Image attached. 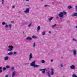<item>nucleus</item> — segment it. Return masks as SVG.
<instances>
[{"label":"nucleus","instance_id":"nucleus-6","mask_svg":"<svg viewBox=\"0 0 77 77\" xmlns=\"http://www.w3.org/2000/svg\"><path fill=\"white\" fill-rule=\"evenodd\" d=\"M24 12L25 13H28V12H29V8H27L26 10L24 11Z\"/></svg>","mask_w":77,"mask_h":77},{"label":"nucleus","instance_id":"nucleus-21","mask_svg":"<svg viewBox=\"0 0 77 77\" xmlns=\"http://www.w3.org/2000/svg\"><path fill=\"white\" fill-rule=\"evenodd\" d=\"M71 8H72V7H71V6H68V8L69 9H71Z\"/></svg>","mask_w":77,"mask_h":77},{"label":"nucleus","instance_id":"nucleus-37","mask_svg":"<svg viewBox=\"0 0 77 77\" xmlns=\"http://www.w3.org/2000/svg\"><path fill=\"white\" fill-rule=\"evenodd\" d=\"M14 54H17V52H14Z\"/></svg>","mask_w":77,"mask_h":77},{"label":"nucleus","instance_id":"nucleus-33","mask_svg":"<svg viewBox=\"0 0 77 77\" xmlns=\"http://www.w3.org/2000/svg\"><path fill=\"white\" fill-rule=\"evenodd\" d=\"M73 41H77V40L75 39H73Z\"/></svg>","mask_w":77,"mask_h":77},{"label":"nucleus","instance_id":"nucleus-44","mask_svg":"<svg viewBox=\"0 0 77 77\" xmlns=\"http://www.w3.org/2000/svg\"><path fill=\"white\" fill-rule=\"evenodd\" d=\"M0 69L1 70L2 69V67H0Z\"/></svg>","mask_w":77,"mask_h":77},{"label":"nucleus","instance_id":"nucleus-42","mask_svg":"<svg viewBox=\"0 0 77 77\" xmlns=\"http://www.w3.org/2000/svg\"><path fill=\"white\" fill-rule=\"evenodd\" d=\"M58 18V16L57 15L56 18Z\"/></svg>","mask_w":77,"mask_h":77},{"label":"nucleus","instance_id":"nucleus-23","mask_svg":"<svg viewBox=\"0 0 77 77\" xmlns=\"http://www.w3.org/2000/svg\"><path fill=\"white\" fill-rule=\"evenodd\" d=\"M42 63H45V61H44V60H42Z\"/></svg>","mask_w":77,"mask_h":77},{"label":"nucleus","instance_id":"nucleus-11","mask_svg":"<svg viewBox=\"0 0 77 77\" xmlns=\"http://www.w3.org/2000/svg\"><path fill=\"white\" fill-rule=\"evenodd\" d=\"M40 30V26H38L37 28V32H38V31H39Z\"/></svg>","mask_w":77,"mask_h":77},{"label":"nucleus","instance_id":"nucleus-24","mask_svg":"<svg viewBox=\"0 0 77 77\" xmlns=\"http://www.w3.org/2000/svg\"><path fill=\"white\" fill-rule=\"evenodd\" d=\"M64 14V15H66V13L65 12V11H63V14Z\"/></svg>","mask_w":77,"mask_h":77},{"label":"nucleus","instance_id":"nucleus-20","mask_svg":"<svg viewBox=\"0 0 77 77\" xmlns=\"http://www.w3.org/2000/svg\"><path fill=\"white\" fill-rule=\"evenodd\" d=\"M10 29H11V27H12V24H10L8 25Z\"/></svg>","mask_w":77,"mask_h":77},{"label":"nucleus","instance_id":"nucleus-38","mask_svg":"<svg viewBox=\"0 0 77 77\" xmlns=\"http://www.w3.org/2000/svg\"><path fill=\"white\" fill-rule=\"evenodd\" d=\"M48 5H44L45 7H47Z\"/></svg>","mask_w":77,"mask_h":77},{"label":"nucleus","instance_id":"nucleus-13","mask_svg":"<svg viewBox=\"0 0 77 77\" xmlns=\"http://www.w3.org/2000/svg\"><path fill=\"white\" fill-rule=\"evenodd\" d=\"M39 66H40L39 65H35V66H34L35 68H38V67H39Z\"/></svg>","mask_w":77,"mask_h":77},{"label":"nucleus","instance_id":"nucleus-7","mask_svg":"<svg viewBox=\"0 0 77 77\" xmlns=\"http://www.w3.org/2000/svg\"><path fill=\"white\" fill-rule=\"evenodd\" d=\"M70 68H71L72 69H75V66L73 65L71 66H70Z\"/></svg>","mask_w":77,"mask_h":77},{"label":"nucleus","instance_id":"nucleus-19","mask_svg":"<svg viewBox=\"0 0 77 77\" xmlns=\"http://www.w3.org/2000/svg\"><path fill=\"white\" fill-rule=\"evenodd\" d=\"M74 16L75 17H77V13H76L74 14Z\"/></svg>","mask_w":77,"mask_h":77},{"label":"nucleus","instance_id":"nucleus-2","mask_svg":"<svg viewBox=\"0 0 77 77\" xmlns=\"http://www.w3.org/2000/svg\"><path fill=\"white\" fill-rule=\"evenodd\" d=\"M59 16L60 18L62 17L63 16V13L62 12L60 13L59 14Z\"/></svg>","mask_w":77,"mask_h":77},{"label":"nucleus","instance_id":"nucleus-28","mask_svg":"<svg viewBox=\"0 0 77 77\" xmlns=\"http://www.w3.org/2000/svg\"><path fill=\"white\" fill-rule=\"evenodd\" d=\"M45 31H44L43 32H42V35H45Z\"/></svg>","mask_w":77,"mask_h":77},{"label":"nucleus","instance_id":"nucleus-39","mask_svg":"<svg viewBox=\"0 0 77 77\" xmlns=\"http://www.w3.org/2000/svg\"><path fill=\"white\" fill-rule=\"evenodd\" d=\"M2 71V69L0 70V73H1Z\"/></svg>","mask_w":77,"mask_h":77},{"label":"nucleus","instance_id":"nucleus-3","mask_svg":"<svg viewBox=\"0 0 77 77\" xmlns=\"http://www.w3.org/2000/svg\"><path fill=\"white\" fill-rule=\"evenodd\" d=\"M31 65L32 66H35V62L33 61V62L31 64Z\"/></svg>","mask_w":77,"mask_h":77},{"label":"nucleus","instance_id":"nucleus-25","mask_svg":"<svg viewBox=\"0 0 77 77\" xmlns=\"http://www.w3.org/2000/svg\"><path fill=\"white\" fill-rule=\"evenodd\" d=\"M55 26H56V24H54L53 25H52V27H54Z\"/></svg>","mask_w":77,"mask_h":77},{"label":"nucleus","instance_id":"nucleus-47","mask_svg":"<svg viewBox=\"0 0 77 77\" xmlns=\"http://www.w3.org/2000/svg\"><path fill=\"white\" fill-rule=\"evenodd\" d=\"M76 28H77V26L76 27Z\"/></svg>","mask_w":77,"mask_h":77},{"label":"nucleus","instance_id":"nucleus-32","mask_svg":"<svg viewBox=\"0 0 77 77\" xmlns=\"http://www.w3.org/2000/svg\"><path fill=\"white\" fill-rule=\"evenodd\" d=\"M11 69L12 70H14V67H12L11 68Z\"/></svg>","mask_w":77,"mask_h":77},{"label":"nucleus","instance_id":"nucleus-27","mask_svg":"<svg viewBox=\"0 0 77 77\" xmlns=\"http://www.w3.org/2000/svg\"><path fill=\"white\" fill-rule=\"evenodd\" d=\"M6 67L7 68H10V66L7 65L6 66Z\"/></svg>","mask_w":77,"mask_h":77},{"label":"nucleus","instance_id":"nucleus-46","mask_svg":"<svg viewBox=\"0 0 77 77\" xmlns=\"http://www.w3.org/2000/svg\"><path fill=\"white\" fill-rule=\"evenodd\" d=\"M26 1H29V0H26Z\"/></svg>","mask_w":77,"mask_h":77},{"label":"nucleus","instance_id":"nucleus-18","mask_svg":"<svg viewBox=\"0 0 77 77\" xmlns=\"http://www.w3.org/2000/svg\"><path fill=\"white\" fill-rule=\"evenodd\" d=\"M72 77H77V76L75 75V74H74L72 76Z\"/></svg>","mask_w":77,"mask_h":77},{"label":"nucleus","instance_id":"nucleus-10","mask_svg":"<svg viewBox=\"0 0 77 77\" xmlns=\"http://www.w3.org/2000/svg\"><path fill=\"white\" fill-rule=\"evenodd\" d=\"M15 71H14L13 72L12 74V77H14L15 75Z\"/></svg>","mask_w":77,"mask_h":77},{"label":"nucleus","instance_id":"nucleus-36","mask_svg":"<svg viewBox=\"0 0 77 77\" xmlns=\"http://www.w3.org/2000/svg\"><path fill=\"white\" fill-rule=\"evenodd\" d=\"M30 26H31V24H30L28 25V27H30Z\"/></svg>","mask_w":77,"mask_h":77},{"label":"nucleus","instance_id":"nucleus-14","mask_svg":"<svg viewBox=\"0 0 77 77\" xmlns=\"http://www.w3.org/2000/svg\"><path fill=\"white\" fill-rule=\"evenodd\" d=\"M8 59H9V57L8 56L4 58L5 60H8Z\"/></svg>","mask_w":77,"mask_h":77},{"label":"nucleus","instance_id":"nucleus-34","mask_svg":"<svg viewBox=\"0 0 77 77\" xmlns=\"http://www.w3.org/2000/svg\"><path fill=\"white\" fill-rule=\"evenodd\" d=\"M8 75H5V77H8Z\"/></svg>","mask_w":77,"mask_h":77},{"label":"nucleus","instance_id":"nucleus-5","mask_svg":"<svg viewBox=\"0 0 77 77\" xmlns=\"http://www.w3.org/2000/svg\"><path fill=\"white\" fill-rule=\"evenodd\" d=\"M33 58V56H32V53H30L29 55V60H31V59Z\"/></svg>","mask_w":77,"mask_h":77},{"label":"nucleus","instance_id":"nucleus-40","mask_svg":"<svg viewBox=\"0 0 77 77\" xmlns=\"http://www.w3.org/2000/svg\"><path fill=\"white\" fill-rule=\"evenodd\" d=\"M15 8V6H12V8Z\"/></svg>","mask_w":77,"mask_h":77},{"label":"nucleus","instance_id":"nucleus-1","mask_svg":"<svg viewBox=\"0 0 77 77\" xmlns=\"http://www.w3.org/2000/svg\"><path fill=\"white\" fill-rule=\"evenodd\" d=\"M8 47L9 48H10L9 49H8V51H11L12 50V48H14L12 46H9Z\"/></svg>","mask_w":77,"mask_h":77},{"label":"nucleus","instance_id":"nucleus-16","mask_svg":"<svg viewBox=\"0 0 77 77\" xmlns=\"http://www.w3.org/2000/svg\"><path fill=\"white\" fill-rule=\"evenodd\" d=\"M53 18V17H51V18H49V21H50L51 20H52V19Z\"/></svg>","mask_w":77,"mask_h":77},{"label":"nucleus","instance_id":"nucleus-35","mask_svg":"<svg viewBox=\"0 0 77 77\" xmlns=\"http://www.w3.org/2000/svg\"><path fill=\"white\" fill-rule=\"evenodd\" d=\"M5 27H6V28H7L8 27V25H6Z\"/></svg>","mask_w":77,"mask_h":77},{"label":"nucleus","instance_id":"nucleus-9","mask_svg":"<svg viewBox=\"0 0 77 77\" xmlns=\"http://www.w3.org/2000/svg\"><path fill=\"white\" fill-rule=\"evenodd\" d=\"M51 75H53L54 74V72H53L54 71V70L53 69H51Z\"/></svg>","mask_w":77,"mask_h":77},{"label":"nucleus","instance_id":"nucleus-15","mask_svg":"<svg viewBox=\"0 0 77 77\" xmlns=\"http://www.w3.org/2000/svg\"><path fill=\"white\" fill-rule=\"evenodd\" d=\"M47 73L48 74V76L49 77H50V71H48V72H47Z\"/></svg>","mask_w":77,"mask_h":77},{"label":"nucleus","instance_id":"nucleus-31","mask_svg":"<svg viewBox=\"0 0 77 77\" xmlns=\"http://www.w3.org/2000/svg\"><path fill=\"white\" fill-rule=\"evenodd\" d=\"M4 1V0H2V4H3V3H4V2H3Z\"/></svg>","mask_w":77,"mask_h":77},{"label":"nucleus","instance_id":"nucleus-12","mask_svg":"<svg viewBox=\"0 0 77 77\" xmlns=\"http://www.w3.org/2000/svg\"><path fill=\"white\" fill-rule=\"evenodd\" d=\"M26 39L27 40H31V39H32V38L29 37H28L26 38Z\"/></svg>","mask_w":77,"mask_h":77},{"label":"nucleus","instance_id":"nucleus-41","mask_svg":"<svg viewBox=\"0 0 77 77\" xmlns=\"http://www.w3.org/2000/svg\"><path fill=\"white\" fill-rule=\"evenodd\" d=\"M61 67H63V65H62V64H61Z\"/></svg>","mask_w":77,"mask_h":77},{"label":"nucleus","instance_id":"nucleus-29","mask_svg":"<svg viewBox=\"0 0 77 77\" xmlns=\"http://www.w3.org/2000/svg\"><path fill=\"white\" fill-rule=\"evenodd\" d=\"M2 25H4V24H6V23L5 22H3L2 23Z\"/></svg>","mask_w":77,"mask_h":77},{"label":"nucleus","instance_id":"nucleus-43","mask_svg":"<svg viewBox=\"0 0 77 77\" xmlns=\"http://www.w3.org/2000/svg\"><path fill=\"white\" fill-rule=\"evenodd\" d=\"M51 62H53V60H51Z\"/></svg>","mask_w":77,"mask_h":77},{"label":"nucleus","instance_id":"nucleus-17","mask_svg":"<svg viewBox=\"0 0 77 77\" xmlns=\"http://www.w3.org/2000/svg\"><path fill=\"white\" fill-rule=\"evenodd\" d=\"M12 54H13V53L10 52V53H8V55H12Z\"/></svg>","mask_w":77,"mask_h":77},{"label":"nucleus","instance_id":"nucleus-8","mask_svg":"<svg viewBox=\"0 0 77 77\" xmlns=\"http://www.w3.org/2000/svg\"><path fill=\"white\" fill-rule=\"evenodd\" d=\"M73 54H74V55H76V54H77V51L76 50H73Z\"/></svg>","mask_w":77,"mask_h":77},{"label":"nucleus","instance_id":"nucleus-4","mask_svg":"<svg viewBox=\"0 0 77 77\" xmlns=\"http://www.w3.org/2000/svg\"><path fill=\"white\" fill-rule=\"evenodd\" d=\"M46 70V69H40L39 70V71H43L42 72V73L43 74H45V71Z\"/></svg>","mask_w":77,"mask_h":77},{"label":"nucleus","instance_id":"nucleus-30","mask_svg":"<svg viewBox=\"0 0 77 77\" xmlns=\"http://www.w3.org/2000/svg\"><path fill=\"white\" fill-rule=\"evenodd\" d=\"M32 38H36V36H32Z\"/></svg>","mask_w":77,"mask_h":77},{"label":"nucleus","instance_id":"nucleus-45","mask_svg":"<svg viewBox=\"0 0 77 77\" xmlns=\"http://www.w3.org/2000/svg\"><path fill=\"white\" fill-rule=\"evenodd\" d=\"M49 33H51V32L49 31Z\"/></svg>","mask_w":77,"mask_h":77},{"label":"nucleus","instance_id":"nucleus-26","mask_svg":"<svg viewBox=\"0 0 77 77\" xmlns=\"http://www.w3.org/2000/svg\"><path fill=\"white\" fill-rule=\"evenodd\" d=\"M6 69V68L5 67L3 68V71H5Z\"/></svg>","mask_w":77,"mask_h":77},{"label":"nucleus","instance_id":"nucleus-22","mask_svg":"<svg viewBox=\"0 0 77 77\" xmlns=\"http://www.w3.org/2000/svg\"><path fill=\"white\" fill-rule=\"evenodd\" d=\"M36 46V44H35V43H34L33 44V47H35Z\"/></svg>","mask_w":77,"mask_h":77}]
</instances>
